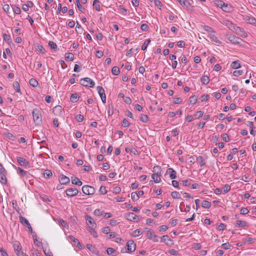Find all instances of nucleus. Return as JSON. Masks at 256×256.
I'll list each match as a JSON object with an SVG mask.
<instances>
[{
    "label": "nucleus",
    "instance_id": "obj_1",
    "mask_svg": "<svg viewBox=\"0 0 256 256\" xmlns=\"http://www.w3.org/2000/svg\"><path fill=\"white\" fill-rule=\"evenodd\" d=\"M32 116L34 122L38 125L42 121V115L40 110L38 109H34L32 111Z\"/></svg>",
    "mask_w": 256,
    "mask_h": 256
},
{
    "label": "nucleus",
    "instance_id": "obj_2",
    "mask_svg": "<svg viewBox=\"0 0 256 256\" xmlns=\"http://www.w3.org/2000/svg\"><path fill=\"white\" fill-rule=\"evenodd\" d=\"M80 82L82 85L86 87L92 88L95 84L94 82L89 78H82Z\"/></svg>",
    "mask_w": 256,
    "mask_h": 256
},
{
    "label": "nucleus",
    "instance_id": "obj_3",
    "mask_svg": "<svg viewBox=\"0 0 256 256\" xmlns=\"http://www.w3.org/2000/svg\"><path fill=\"white\" fill-rule=\"evenodd\" d=\"M82 191L86 195L93 194L95 192V188L88 185H84L82 187Z\"/></svg>",
    "mask_w": 256,
    "mask_h": 256
},
{
    "label": "nucleus",
    "instance_id": "obj_4",
    "mask_svg": "<svg viewBox=\"0 0 256 256\" xmlns=\"http://www.w3.org/2000/svg\"><path fill=\"white\" fill-rule=\"evenodd\" d=\"M226 38L228 40L234 44H239L242 41V38L232 34H228Z\"/></svg>",
    "mask_w": 256,
    "mask_h": 256
},
{
    "label": "nucleus",
    "instance_id": "obj_5",
    "mask_svg": "<svg viewBox=\"0 0 256 256\" xmlns=\"http://www.w3.org/2000/svg\"><path fill=\"white\" fill-rule=\"evenodd\" d=\"M125 217L128 220L133 222H138L140 220L138 216L132 212L126 214Z\"/></svg>",
    "mask_w": 256,
    "mask_h": 256
},
{
    "label": "nucleus",
    "instance_id": "obj_6",
    "mask_svg": "<svg viewBox=\"0 0 256 256\" xmlns=\"http://www.w3.org/2000/svg\"><path fill=\"white\" fill-rule=\"evenodd\" d=\"M7 171L4 168L0 170V182L3 184H7V179L6 178V174Z\"/></svg>",
    "mask_w": 256,
    "mask_h": 256
},
{
    "label": "nucleus",
    "instance_id": "obj_7",
    "mask_svg": "<svg viewBox=\"0 0 256 256\" xmlns=\"http://www.w3.org/2000/svg\"><path fill=\"white\" fill-rule=\"evenodd\" d=\"M96 89L102 99V102L105 104L106 102V96L104 92V89L101 86H97Z\"/></svg>",
    "mask_w": 256,
    "mask_h": 256
},
{
    "label": "nucleus",
    "instance_id": "obj_8",
    "mask_svg": "<svg viewBox=\"0 0 256 256\" xmlns=\"http://www.w3.org/2000/svg\"><path fill=\"white\" fill-rule=\"evenodd\" d=\"M126 246L128 250L130 252H134L136 248V244L132 240H128L126 244Z\"/></svg>",
    "mask_w": 256,
    "mask_h": 256
},
{
    "label": "nucleus",
    "instance_id": "obj_9",
    "mask_svg": "<svg viewBox=\"0 0 256 256\" xmlns=\"http://www.w3.org/2000/svg\"><path fill=\"white\" fill-rule=\"evenodd\" d=\"M20 220L21 223L25 224L26 225V226L28 227V231L30 234H33L32 228L29 222L26 218H25L24 217L22 216H20Z\"/></svg>",
    "mask_w": 256,
    "mask_h": 256
},
{
    "label": "nucleus",
    "instance_id": "obj_10",
    "mask_svg": "<svg viewBox=\"0 0 256 256\" xmlns=\"http://www.w3.org/2000/svg\"><path fill=\"white\" fill-rule=\"evenodd\" d=\"M146 236L148 238L152 240L154 242H158L159 240L158 236L150 230H147Z\"/></svg>",
    "mask_w": 256,
    "mask_h": 256
},
{
    "label": "nucleus",
    "instance_id": "obj_11",
    "mask_svg": "<svg viewBox=\"0 0 256 256\" xmlns=\"http://www.w3.org/2000/svg\"><path fill=\"white\" fill-rule=\"evenodd\" d=\"M218 6H220L221 8L224 11L227 12H230L232 10V8L230 6H228V4H226L222 1L218 2Z\"/></svg>",
    "mask_w": 256,
    "mask_h": 256
},
{
    "label": "nucleus",
    "instance_id": "obj_12",
    "mask_svg": "<svg viewBox=\"0 0 256 256\" xmlns=\"http://www.w3.org/2000/svg\"><path fill=\"white\" fill-rule=\"evenodd\" d=\"M66 193L68 196H74L78 194V190L76 188H70L66 190Z\"/></svg>",
    "mask_w": 256,
    "mask_h": 256
},
{
    "label": "nucleus",
    "instance_id": "obj_13",
    "mask_svg": "<svg viewBox=\"0 0 256 256\" xmlns=\"http://www.w3.org/2000/svg\"><path fill=\"white\" fill-rule=\"evenodd\" d=\"M161 242H164L168 246L172 245L174 244L172 240L168 235H164L160 238Z\"/></svg>",
    "mask_w": 256,
    "mask_h": 256
},
{
    "label": "nucleus",
    "instance_id": "obj_14",
    "mask_svg": "<svg viewBox=\"0 0 256 256\" xmlns=\"http://www.w3.org/2000/svg\"><path fill=\"white\" fill-rule=\"evenodd\" d=\"M59 182L62 184H66L70 183V180L69 178L62 174L59 178Z\"/></svg>",
    "mask_w": 256,
    "mask_h": 256
},
{
    "label": "nucleus",
    "instance_id": "obj_15",
    "mask_svg": "<svg viewBox=\"0 0 256 256\" xmlns=\"http://www.w3.org/2000/svg\"><path fill=\"white\" fill-rule=\"evenodd\" d=\"M16 159L18 162L22 166H27L29 164L28 160L22 157L18 156Z\"/></svg>",
    "mask_w": 256,
    "mask_h": 256
},
{
    "label": "nucleus",
    "instance_id": "obj_16",
    "mask_svg": "<svg viewBox=\"0 0 256 256\" xmlns=\"http://www.w3.org/2000/svg\"><path fill=\"white\" fill-rule=\"evenodd\" d=\"M244 20L250 24H256V18L253 16H246L244 17Z\"/></svg>",
    "mask_w": 256,
    "mask_h": 256
},
{
    "label": "nucleus",
    "instance_id": "obj_17",
    "mask_svg": "<svg viewBox=\"0 0 256 256\" xmlns=\"http://www.w3.org/2000/svg\"><path fill=\"white\" fill-rule=\"evenodd\" d=\"M86 248L92 253L96 254H99L98 250H97V248L94 246H92V244H87Z\"/></svg>",
    "mask_w": 256,
    "mask_h": 256
},
{
    "label": "nucleus",
    "instance_id": "obj_18",
    "mask_svg": "<svg viewBox=\"0 0 256 256\" xmlns=\"http://www.w3.org/2000/svg\"><path fill=\"white\" fill-rule=\"evenodd\" d=\"M167 173H170V177L171 179H174L176 178V172L172 168H168L166 170Z\"/></svg>",
    "mask_w": 256,
    "mask_h": 256
},
{
    "label": "nucleus",
    "instance_id": "obj_19",
    "mask_svg": "<svg viewBox=\"0 0 256 256\" xmlns=\"http://www.w3.org/2000/svg\"><path fill=\"white\" fill-rule=\"evenodd\" d=\"M208 38L212 41L218 44H220V42L218 39L217 37L212 33H210L208 35Z\"/></svg>",
    "mask_w": 256,
    "mask_h": 256
},
{
    "label": "nucleus",
    "instance_id": "obj_20",
    "mask_svg": "<svg viewBox=\"0 0 256 256\" xmlns=\"http://www.w3.org/2000/svg\"><path fill=\"white\" fill-rule=\"evenodd\" d=\"M62 110V107L60 106H56L53 108V112L54 115H59Z\"/></svg>",
    "mask_w": 256,
    "mask_h": 256
},
{
    "label": "nucleus",
    "instance_id": "obj_21",
    "mask_svg": "<svg viewBox=\"0 0 256 256\" xmlns=\"http://www.w3.org/2000/svg\"><path fill=\"white\" fill-rule=\"evenodd\" d=\"M72 182L74 184H76L78 186H80L82 185V183L81 180H80L78 178L76 177L72 176L71 178Z\"/></svg>",
    "mask_w": 256,
    "mask_h": 256
},
{
    "label": "nucleus",
    "instance_id": "obj_22",
    "mask_svg": "<svg viewBox=\"0 0 256 256\" xmlns=\"http://www.w3.org/2000/svg\"><path fill=\"white\" fill-rule=\"evenodd\" d=\"M13 247H14L15 253L16 252H18V251L22 250V247L20 245V244L18 242H15L13 244Z\"/></svg>",
    "mask_w": 256,
    "mask_h": 256
},
{
    "label": "nucleus",
    "instance_id": "obj_23",
    "mask_svg": "<svg viewBox=\"0 0 256 256\" xmlns=\"http://www.w3.org/2000/svg\"><path fill=\"white\" fill-rule=\"evenodd\" d=\"M182 6L188 8L190 6V4L188 0H176Z\"/></svg>",
    "mask_w": 256,
    "mask_h": 256
},
{
    "label": "nucleus",
    "instance_id": "obj_24",
    "mask_svg": "<svg viewBox=\"0 0 256 256\" xmlns=\"http://www.w3.org/2000/svg\"><path fill=\"white\" fill-rule=\"evenodd\" d=\"M79 98L80 96L78 94H72L70 100L72 102H76L78 101Z\"/></svg>",
    "mask_w": 256,
    "mask_h": 256
},
{
    "label": "nucleus",
    "instance_id": "obj_25",
    "mask_svg": "<svg viewBox=\"0 0 256 256\" xmlns=\"http://www.w3.org/2000/svg\"><path fill=\"white\" fill-rule=\"evenodd\" d=\"M18 173L22 176L26 177H28V175L29 174V173L27 171L24 170L20 168H18Z\"/></svg>",
    "mask_w": 256,
    "mask_h": 256
},
{
    "label": "nucleus",
    "instance_id": "obj_26",
    "mask_svg": "<svg viewBox=\"0 0 256 256\" xmlns=\"http://www.w3.org/2000/svg\"><path fill=\"white\" fill-rule=\"evenodd\" d=\"M230 66L234 69H238L241 67V65L239 60L232 62L230 64Z\"/></svg>",
    "mask_w": 256,
    "mask_h": 256
},
{
    "label": "nucleus",
    "instance_id": "obj_27",
    "mask_svg": "<svg viewBox=\"0 0 256 256\" xmlns=\"http://www.w3.org/2000/svg\"><path fill=\"white\" fill-rule=\"evenodd\" d=\"M160 176L161 174H152V178L155 183H159L161 181Z\"/></svg>",
    "mask_w": 256,
    "mask_h": 256
},
{
    "label": "nucleus",
    "instance_id": "obj_28",
    "mask_svg": "<svg viewBox=\"0 0 256 256\" xmlns=\"http://www.w3.org/2000/svg\"><path fill=\"white\" fill-rule=\"evenodd\" d=\"M85 218H86V222L88 224H92V226H94V225H96V224L95 223L94 218H92L91 216H90L88 215H86L85 216Z\"/></svg>",
    "mask_w": 256,
    "mask_h": 256
},
{
    "label": "nucleus",
    "instance_id": "obj_29",
    "mask_svg": "<svg viewBox=\"0 0 256 256\" xmlns=\"http://www.w3.org/2000/svg\"><path fill=\"white\" fill-rule=\"evenodd\" d=\"M100 2L99 0H94L93 2V6H94L96 10L98 12H99L100 10Z\"/></svg>",
    "mask_w": 256,
    "mask_h": 256
},
{
    "label": "nucleus",
    "instance_id": "obj_30",
    "mask_svg": "<svg viewBox=\"0 0 256 256\" xmlns=\"http://www.w3.org/2000/svg\"><path fill=\"white\" fill-rule=\"evenodd\" d=\"M74 58V54L72 52H68L65 54V58L66 60L72 61Z\"/></svg>",
    "mask_w": 256,
    "mask_h": 256
},
{
    "label": "nucleus",
    "instance_id": "obj_31",
    "mask_svg": "<svg viewBox=\"0 0 256 256\" xmlns=\"http://www.w3.org/2000/svg\"><path fill=\"white\" fill-rule=\"evenodd\" d=\"M13 86L17 92L21 93L20 84L18 82L15 81L13 84Z\"/></svg>",
    "mask_w": 256,
    "mask_h": 256
},
{
    "label": "nucleus",
    "instance_id": "obj_32",
    "mask_svg": "<svg viewBox=\"0 0 256 256\" xmlns=\"http://www.w3.org/2000/svg\"><path fill=\"white\" fill-rule=\"evenodd\" d=\"M29 82L30 85L34 88L36 87L38 84V82L34 78L30 79Z\"/></svg>",
    "mask_w": 256,
    "mask_h": 256
},
{
    "label": "nucleus",
    "instance_id": "obj_33",
    "mask_svg": "<svg viewBox=\"0 0 256 256\" xmlns=\"http://www.w3.org/2000/svg\"><path fill=\"white\" fill-rule=\"evenodd\" d=\"M202 206L204 208H209L211 206V204L208 201L205 200L202 202Z\"/></svg>",
    "mask_w": 256,
    "mask_h": 256
},
{
    "label": "nucleus",
    "instance_id": "obj_34",
    "mask_svg": "<svg viewBox=\"0 0 256 256\" xmlns=\"http://www.w3.org/2000/svg\"><path fill=\"white\" fill-rule=\"evenodd\" d=\"M154 174H161V168L159 166H154L153 168Z\"/></svg>",
    "mask_w": 256,
    "mask_h": 256
},
{
    "label": "nucleus",
    "instance_id": "obj_35",
    "mask_svg": "<svg viewBox=\"0 0 256 256\" xmlns=\"http://www.w3.org/2000/svg\"><path fill=\"white\" fill-rule=\"evenodd\" d=\"M52 176V173L51 170H46L44 172V176L45 178H48Z\"/></svg>",
    "mask_w": 256,
    "mask_h": 256
},
{
    "label": "nucleus",
    "instance_id": "obj_36",
    "mask_svg": "<svg viewBox=\"0 0 256 256\" xmlns=\"http://www.w3.org/2000/svg\"><path fill=\"white\" fill-rule=\"evenodd\" d=\"M36 48L38 52L42 54H45L46 52L44 48L42 45L38 44L36 47Z\"/></svg>",
    "mask_w": 256,
    "mask_h": 256
},
{
    "label": "nucleus",
    "instance_id": "obj_37",
    "mask_svg": "<svg viewBox=\"0 0 256 256\" xmlns=\"http://www.w3.org/2000/svg\"><path fill=\"white\" fill-rule=\"evenodd\" d=\"M201 82L204 84H207L210 82L208 76H203L201 78Z\"/></svg>",
    "mask_w": 256,
    "mask_h": 256
},
{
    "label": "nucleus",
    "instance_id": "obj_38",
    "mask_svg": "<svg viewBox=\"0 0 256 256\" xmlns=\"http://www.w3.org/2000/svg\"><path fill=\"white\" fill-rule=\"evenodd\" d=\"M112 72L114 75H118L120 72V70L118 67L116 66H114L112 69Z\"/></svg>",
    "mask_w": 256,
    "mask_h": 256
},
{
    "label": "nucleus",
    "instance_id": "obj_39",
    "mask_svg": "<svg viewBox=\"0 0 256 256\" xmlns=\"http://www.w3.org/2000/svg\"><path fill=\"white\" fill-rule=\"evenodd\" d=\"M236 224L238 227L244 228L246 226V222L243 220H237Z\"/></svg>",
    "mask_w": 256,
    "mask_h": 256
},
{
    "label": "nucleus",
    "instance_id": "obj_40",
    "mask_svg": "<svg viewBox=\"0 0 256 256\" xmlns=\"http://www.w3.org/2000/svg\"><path fill=\"white\" fill-rule=\"evenodd\" d=\"M2 37L4 40L8 44L12 42V40L10 35L6 34H3Z\"/></svg>",
    "mask_w": 256,
    "mask_h": 256
},
{
    "label": "nucleus",
    "instance_id": "obj_41",
    "mask_svg": "<svg viewBox=\"0 0 256 256\" xmlns=\"http://www.w3.org/2000/svg\"><path fill=\"white\" fill-rule=\"evenodd\" d=\"M150 42V39H148V40H146L142 46V50H146Z\"/></svg>",
    "mask_w": 256,
    "mask_h": 256
},
{
    "label": "nucleus",
    "instance_id": "obj_42",
    "mask_svg": "<svg viewBox=\"0 0 256 256\" xmlns=\"http://www.w3.org/2000/svg\"><path fill=\"white\" fill-rule=\"evenodd\" d=\"M140 196L136 192H132L131 194L132 200L135 202L139 198Z\"/></svg>",
    "mask_w": 256,
    "mask_h": 256
},
{
    "label": "nucleus",
    "instance_id": "obj_43",
    "mask_svg": "<svg viewBox=\"0 0 256 256\" xmlns=\"http://www.w3.org/2000/svg\"><path fill=\"white\" fill-rule=\"evenodd\" d=\"M88 231L90 232L91 234L94 237V238L98 237L97 232L92 227L90 226L88 228Z\"/></svg>",
    "mask_w": 256,
    "mask_h": 256
},
{
    "label": "nucleus",
    "instance_id": "obj_44",
    "mask_svg": "<svg viewBox=\"0 0 256 256\" xmlns=\"http://www.w3.org/2000/svg\"><path fill=\"white\" fill-rule=\"evenodd\" d=\"M140 119L142 122H146L148 120V118L147 115L144 114H142L140 115Z\"/></svg>",
    "mask_w": 256,
    "mask_h": 256
},
{
    "label": "nucleus",
    "instance_id": "obj_45",
    "mask_svg": "<svg viewBox=\"0 0 256 256\" xmlns=\"http://www.w3.org/2000/svg\"><path fill=\"white\" fill-rule=\"evenodd\" d=\"M142 234V232L140 229H136L133 232L132 234V236L136 237Z\"/></svg>",
    "mask_w": 256,
    "mask_h": 256
},
{
    "label": "nucleus",
    "instance_id": "obj_46",
    "mask_svg": "<svg viewBox=\"0 0 256 256\" xmlns=\"http://www.w3.org/2000/svg\"><path fill=\"white\" fill-rule=\"evenodd\" d=\"M197 99H198V98L196 96H195V95L192 96L190 97L189 102L190 103L194 104L196 103V102L197 101Z\"/></svg>",
    "mask_w": 256,
    "mask_h": 256
},
{
    "label": "nucleus",
    "instance_id": "obj_47",
    "mask_svg": "<svg viewBox=\"0 0 256 256\" xmlns=\"http://www.w3.org/2000/svg\"><path fill=\"white\" fill-rule=\"evenodd\" d=\"M197 160L200 162L201 166H203L206 164L202 156H198L197 158Z\"/></svg>",
    "mask_w": 256,
    "mask_h": 256
},
{
    "label": "nucleus",
    "instance_id": "obj_48",
    "mask_svg": "<svg viewBox=\"0 0 256 256\" xmlns=\"http://www.w3.org/2000/svg\"><path fill=\"white\" fill-rule=\"evenodd\" d=\"M171 196L174 198H180V194L178 192L176 191L172 192L171 193Z\"/></svg>",
    "mask_w": 256,
    "mask_h": 256
},
{
    "label": "nucleus",
    "instance_id": "obj_49",
    "mask_svg": "<svg viewBox=\"0 0 256 256\" xmlns=\"http://www.w3.org/2000/svg\"><path fill=\"white\" fill-rule=\"evenodd\" d=\"M13 12L17 14H19L21 13V10L20 8L17 6H14L12 8Z\"/></svg>",
    "mask_w": 256,
    "mask_h": 256
},
{
    "label": "nucleus",
    "instance_id": "obj_50",
    "mask_svg": "<svg viewBox=\"0 0 256 256\" xmlns=\"http://www.w3.org/2000/svg\"><path fill=\"white\" fill-rule=\"evenodd\" d=\"M204 30L210 32L211 33H214L215 32V31L210 26H204Z\"/></svg>",
    "mask_w": 256,
    "mask_h": 256
},
{
    "label": "nucleus",
    "instance_id": "obj_51",
    "mask_svg": "<svg viewBox=\"0 0 256 256\" xmlns=\"http://www.w3.org/2000/svg\"><path fill=\"white\" fill-rule=\"evenodd\" d=\"M130 124L129 122L126 118L124 119L122 121V126L124 128L128 126Z\"/></svg>",
    "mask_w": 256,
    "mask_h": 256
},
{
    "label": "nucleus",
    "instance_id": "obj_52",
    "mask_svg": "<svg viewBox=\"0 0 256 256\" xmlns=\"http://www.w3.org/2000/svg\"><path fill=\"white\" fill-rule=\"evenodd\" d=\"M99 192L102 194H105L107 193V190H106V188L104 186H101L99 190Z\"/></svg>",
    "mask_w": 256,
    "mask_h": 256
},
{
    "label": "nucleus",
    "instance_id": "obj_53",
    "mask_svg": "<svg viewBox=\"0 0 256 256\" xmlns=\"http://www.w3.org/2000/svg\"><path fill=\"white\" fill-rule=\"evenodd\" d=\"M48 46H50V48L52 49L55 50V49H56V48H57L56 44L52 41H50L48 42Z\"/></svg>",
    "mask_w": 256,
    "mask_h": 256
},
{
    "label": "nucleus",
    "instance_id": "obj_54",
    "mask_svg": "<svg viewBox=\"0 0 256 256\" xmlns=\"http://www.w3.org/2000/svg\"><path fill=\"white\" fill-rule=\"evenodd\" d=\"M82 28L81 26L79 24V23L77 22H76V31L77 32H79L81 34L82 31Z\"/></svg>",
    "mask_w": 256,
    "mask_h": 256
},
{
    "label": "nucleus",
    "instance_id": "obj_55",
    "mask_svg": "<svg viewBox=\"0 0 256 256\" xmlns=\"http://www.w3.org/2000/svg\"><path fill=\"white\" fill-rule=\"evenodd\" d=\"M243 74V71L242 70H235L233 72V74L235 76H238L242 75Z\"/></svg>",
    "mask_w": 256,
    "mask_h": 256
},
{
    "label": "nucleus",
    "instance_id": "obj_56",
    "mask_svg": "<svg viewBox=\"0 0 256 256\" xmlns=\"http://www.w3.org/2000/svg\"><path fill=\"white\" fill-rule=\"evenodd\" d=\"M222 138L224 142H228L230 141L228 136L227 134L224 133L222 136Z\"/></svg>",
    "mask_w": 256,
    "mask_h": 256
},
{
    "label": "nucleus",
    "instance_id": "obj_57",
    "mask_svg": "<svg viewBox=\"0 0 256 256\" xmlns=\"http://www.w3.org/2000/svg\"><path fill=\"white\" fill-rule=\"evenodd\" d=\"M76 120L78 122H82L84 120V116L82 114H78L76 117Z\"/></svg>",
    "mask_w": 256,
    "mask_h": 256
},
{
    "label": "nucleus",
    "instance_id": "obj_58",
    "mask_svg": "<svg viewBox=\"0 0 256 256\" xmlns=\"http://www.w3.org/2000/svg\"><path fill=\"white\" fill-rule=\"evenodd\" d=\"M78 8V9L80 11L84 12H85V8L81 5L80 2L76 4Z\"/></svg>",
    "mask_w": 256,
    "mask_h": 256
},
{
    "label": "nucleus",
    "instance_id": "obj_59",
    "mask_svg": "<svg viewBox=\"0 0 256 256\" xmlns=\"http://www.w3.org/2000/svg\"><path fill=\"white\" fill-rule=\"evenodd\" d=\"M0 253L1 256H8L6 252L2 248H0Z\"/></svg>",
    "mask_w": 256,
    "mask_h": 256
},
{
    "label": "nucleus",
    "instance_id": "obj_60",
    "mask_svg": "<svg viewBox=\"0 0 256 256\" xmlns=\"http://www.w3.org/2000/svg\"><path fill=\"white\" fill-rule=\"evenodd\" d=\"M240 212L242 214L244 215L247 214L249 212V210L247 208H241Z\"/></svg>",
    "mask_w": 256,
    "mask_h": 256
},
{
    "label": "nucleus",
    "instance_id": "obj_61",
    "mask_svg": "<svg viewBox=\"0 0 256 256\" xmlns=\"http://www.w3.org/2000/svg\"><path fill=\"white\" fill-rule=\"evenodd\" d=\"M208 98H209L208 94H203L201 96V101L202 102L206 101L208 100Z\"/></svg>",
    "mask_w": 256,
    "mask_h": 256
},
{
    "label": "nucleus",
    "instance_id": "obj_62",
    "mask_svg": "<svg viewBox=\"0 0 256 256\" xmlns=\"http://www.w3.org/2000/svg\"><path fill=\"white\" fill-rule=\"evenodd\" d=\"M224 193L228 192L230 190V186L228 184H226L224 186Z\"/></svg>",
    "mask_w": 256,
    "mask_h": 256
},
{
    "label": "nucleus",
    "instance_id": "obj_63",
    "mask_svg": "<svg viewBox=\"0 0 256 256\" xmlns=\"http://www.w3.org/2000/svg\"><path fill=\"white\" fill-rule=\"evenodd\" d=\"M44 252L46 256H53L52 252H50V250L49 249L44 250Z\"/></svg>",
    "mask_w": 256,
    "mask_h": 256
},
{
    "label": "nucleus",
    "instance_id": "obj_64",
    "mask_svg": "<svg viewBox=\"0 0 256 256\" xmlns=\"http://www.w3.org/2000/svg\"><path fill=\"white\" fill-rule=\"evenodd\" d=\"M16 256H28L27 254H26L25 253H24L22 251V250L18 251V252H16Z\"/></svg>",
    "mask_w": 256,
    "mask_h": 256
}]
</instances>
